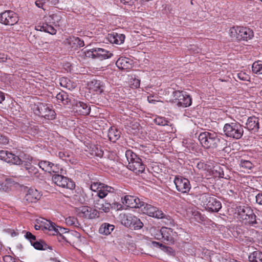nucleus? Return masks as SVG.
Listing matches in <instances>:
<instances>
[{
	"label": "nucleus",
	"instance_id": "6",
	"mask_svg": "<svg viewBox=\"0 0 262 262\" xmlns=\"http://www.w3.org/2000/svg\"><path fill=\"white\" fill-rule=\"evenodd\" d=\"M238 217L245 221V224L255 226L257 224L256 216L253 210L247 206H239L237 208Z\"/></svg>",
	"mask_w": 262,
	"mask_h": 262
},
{
	"label": "nucleus",
	"instance_id": "39",
	"mask_svg": "<svg viewBox=\"0 0 262 262\" xmlns=\"http://www.w3.org/2000/svg\"><path fill=\"white\" fill-rule=\"evenodd\" d=\"M61 19L60 13H55L49 16V22L53 24L58 23Z\"/></svg>",
	"mask_w": 262,
	"mask_h": 262
},
{
	"label": "nucleus",
	"instance_id": "60",
	"mask_svg": "<svg viewBox=\"0 0 262 262\" xmlns=\"http://www.w3.org/2000/svg\"><path fill=\"white\" fill-rule=\"evenodd\" d=\"M35 5L39 7V8H42L43 4L46 3V2H42L41 1H36L35 2Z\"/></svg>",
	"mask_w": 262,
	"mask_h": 262
},
{
	"label": "nucleus",
	"instance_id": "62",
	"mask_svg": "<svg viewBox=\"0 0 262 262\" xmlns=\"http://www.w3.org/2000/svg\"><path fill=\"white\" fill-rule=\"evenodd\" d=\"M5 98L4 94L0 91V103L5 100Z\"/></svg>",
	"mask_w": 262,
	"mask_h": 262
},
{
	"label": "nucleus",
	"instance_id": "51",
	"mask_svg": "<svg viewBox=\"0 0 262 262\" xmlns=\"http://www.w3.org/2000/svg\"><path fill=\"white\" fill-rule=\"evenodd\" d=\"M154 230L156 232V234H155V238L157 239H162V232H161V229L160 230H159V229L156 230L155 229Z\"/></svg>",
	"mask_w": 262,
	"mask_h": 262
},
{
	"label": "nucleus",
	"instance_id": "37",
	"mask_svg": "<svg viewBox=\"0 0 262 262\" xmlns=\"http://www.w3.org/2000/svg\"><path fill=\"white\" fill-rule=\"evenodd\" d=\"M60 85L64 88H66L69 90L72 88V85L71 81L66 77H62L59 79Z\"/></svg>",
	"mask_w": 262,
	"mask_h": 262
},
{
	"label": "nucleus",
	"instance_id": "1",
	"mask_svg": "<svg viewBox=\"0 0 262 262\" xmlns=\"http://www.w3.org/2000/svg\"><path fill=\"white\" fill-rule=\"evenodd\" d=\"M198 139L202 146L206 149L226 150L227 141L215 132H204L200 134Z\"/></svg>",
	"mask_w": 262,
	"mask_h": 262
},
{
	"label": "nucleus",
	"instance_id": "45",
	"mask_svg": "<svg viewBox=\"0 0 262 262\" xmlns=\"http://www.w3.org/2000/svg\"><path fill=\"white\" fill-rule=\"evenodd\" d=\"M25 237L30 241V242L32 243L33 241L36 239V237L35 235H33L31 232H27L25 235Z\"/></svg>",
	"mask_w": 262,
	"mask_h": 262
},
{
	"label": "nucleus",
	"instance_id": "30",
	"mask_svg": "<svg viewBox=\"0 0 262 262\" xmlns=\"http://www.w3.org/2000/svg\"><path fill=\"white\" fill-rule=\"evenodd\" d=\"M6 158H7V159H6L5 161L7 163H11L16 165H20L21 162V160L19 157L9 152L8 151H7V156Z\"/></svg>",
	"mask_w": 262,
	"mask_h": 262
},
{
	"label": "nucleus",
	"instance_id": "56",
	"mask_svg": "<svg viewBox=\"0 0 262 262\" xmlns=\"http://www.w3.org/2000/svg\"><path fill=\"white\" fill-rule=\"evenodd\" d=\"M3 260L5 262H13L14 259L10 255H5L3 257Z\"/></svg>",
	"mask_w": 262,
	"mask_h": 262
},
{
	"label": "nucleus",
	"instance_id": "32",
	"mask_svg": "<svg viewBox=\"0 0 262 262\" xmlns=\"http://www.w3.org/2000/svg\"><path fill=\"white\" fill-rule=\"evenodd\" d=\"M250 262H262V252L259 251H255L250 253L248 256Z\"/></svg>",
	"mask_w": 262,
	"mask_h": 262
},
{
	"label": "nucleus",
	"instance_id": "48",
	"mask_svg": "<svg viewBox=\"0 0 262 262\" xmlns=\"http://www.w3.org/2000/svg\"><path fill=\"white\" fill-rule=\"evenodd\" d=\"M47 223H51V221L46 220L45 219H42L40 221V224L42 227V229H47L48 226L49 225Z\"/></svg>",
	"mask_w": 262,
	"mask_h": 262
},
{
	"label": "nucleus",
	"instance_id": "12",
	"mask_svg": "<svg viewBox=\"0 0 262 262\" xmlns=\"http://www.w3.org/2000/svg\"><path fill=\"white\" fill-rule=\"evenodd\" d=\"M174 183L177 190L182 193H188L191 188L189 181L182 177H176L174 180Z\"/></svg>",
	"mask_w": 262,
	"mask_h": 262
},
{
	"label": "nucleus",
	"instance_id": "34",
	"mask_svg": "<svg viewBox=\"0 0 262 262\" xmlns=\"http://www.w3.org/2000/svg\"><path fill=\"white\" fill-rule=\"evenodd\" d=\"M91 210V207L88 206H82L78 208L77 213L80 217L89 219V210Z\"/></svg>",
	"mask_w": 262,
	"mask_h": 262
},
{
	"label": "nucleus",
	"instance_id": "41",
	"mask_svg": "<svg viewBox=\"0 0 262 262\" xmlns=\"http://www.w3.org/2000/svg\"><path fill=\"white\" fill-rule=\"evenodd\" d=\"M103 184V183L100 182H94L91 184V189L93 191L97 192Z\"/></svg>",
	"mask_w": 262,
	"mask_h": 262
},
{
	"label": "nucleus",
	"instance_id": "16",
	"mask_svg": "<svg viewBox=\"0 0 262 262\" xmlns=\"http://www.w3.org/2000/svg\"><path fill=\"white\" fill-rule=\"evenodd\" d=\"M73 110L79 115H87L90 113L91 107L86 103L79 101L74 105Z\"/></svg>",
	"mask_w": 262,
	"mask_h": 262
},
{
	"label": "nucleus",
	"instance_id": "3",
	"mask_svg": "<svg viewBox=\"0 0 262 262\" xmlns=\"http://www.w3.org/2000/svg\"><path fill=\"white\" fill-rule=\"evenodd\" d=\"M230 35L232 40L247 41L253 38L254 33L249 28L243 27H233L230 29Z\"/></svg>",
	"mask_w": 262,
	"mask_h": 262
},
{
	"label": "nucleus",
	"instance_id": "28",
	"mask_svg": "<svg viewBox=\"0 0 262 262\" xmlns=\"http://www.w3.org/2000/svg\"><path fill=\"white\" fill-rule=\"evenodd\" d=\"M114 192V188L103 184L97 192V195L99 198V199H103L107 195L108 192Z\"/></svg>",
	"mask_w": 262,
	"mask_h": 262
},
{
	"label": "nucleus",
	"instance_id": "4",
	"mask_svg": "<svg viewBox=\"0 0 262 262\" xmlns=\"http://www.w3.org/2000/svg\"><path fill=\"white\" fill-rule=\"evenodd\" d=\"M200 200L201 201L206 209L209 212H217L222 208V204L220 201L208 193L201 195Z\"/></svg>",
	"mask_w": 262,
	"mask_h": 262
},
{
	"label": "nucleus",
	"instance_id": "55",
	"mask_svg": "<svg viewBox=\"0 0 262 262\" xmlns=\"http://www.w3.org/2000/svg\"><path fill=\"white\" fill-rule=\"evenodd\" d=\"M7 154V150H0V159L2 160L5 161L7 159L6 156Z\"/></svg>",
	"mask_w": 262,
	"mask_h": 262
},
{
	"label": "nucleus",
	"instance_id": "15",
	"mask_svg": "<svg viewBox=\"0 0 262 262\" xmlns=\"http://www.w3.org/2000/svg\"><path fill=\"white\" fill-rule=\"evenodd\" d=\"M143 201L138 198L132 195H125L122 201L123 204L130 208H140Z\"/></svg>",
	"mask_w": 262,
	"mask_h": 262
},
{
	"label": "nucleus",
	"instance_id": "42",
	"mask_svg": "<svg viewBox=\"0 0 262 262\" xmlns=\"http://www.w3.org/2000/svg\"><path fill=\"white\" fill-rule=\"evenodd\" d=\"M155 122L157 124L162 126L168 125V123H169L167 120L162 118H156L155 119Z\"/></svg>",
	"mask_w": 262,
	"mask_h": 262
},
{
	"label": "nucleus",
	"instance_id": "38",
	"mask_svg": "<svg viewBox=\"0 0 262 262\" xmlns=\"http://www.w3.org/2000/svg\"><path fill=\"white\" fill-rule=\"evenodd\" d=\"M252 69L253 73L258 74H262V63L259 61L254 62Z\"/></svg>",
	"mask_w": 262,
	"mask_h": 262
},
{
	"label": "nucleus",
	"instance_id": "19",
	"mask_svg": "<svg viewBox=\"0 0 262 262\" xmlns=\"http://www.w3.org/2000/svg\"><path fill=\"white\" fill-rule=\"evenodd\" d=\"M245 127L253 133L257 132L259 128L258 118L255 116L249 117Z\"/></svg>",
	"mask_w": 262,
	"mask_h": 262
},
{
	"label": "nucleus",
	"instance_id": "22",
	"mask_svg": "<svg viewBox=\"0 0 262 262\" xmlns=\"http://www.w3.org/2000/svg\"><path fill=\"white\" fill-rule=\"evenodd\" d=\"M117 67L120 69L127 70L132 68V60L126 57H120L116 61Z\"/></svg>",
	"mask_w": 262,
	"mask_h": 262
},
{
	"label": "nucleus",
	"instance_id": "27",
	"mask_svg": "<svg viewBox=\"0 0 262 262\" xmlns=\"http://www.w3.org/2000/svg\"><path fill=\"white\" fill-rule=\"evenodd\" d=\"M35 29L37 31H43L52 35L56 33V30L53 26L47 23L39 24L35 27Z\"/></svg>",
	"mask_w": 262,
	"mask_h": 262
},
{
	"label": "nucleus",
	"instance_id": "7",
	"mask_svg": "<svg viewBox=\"0 0 262 262\" xmlns=\"http://www.w3.org/2000/svg\"><path fill=\"white\" fill-rule=\"evenodd\" d=\"M35 115L48 120H53L55 118V111L50 107L48 104L39 103L33 108Z\"/></svg>",
	"mask_w": 262,
	"mask_h": 262
},
{
	"label": "nucleus",
	"instance_id": "29",
	"mask_svg": "<svg viewBox=\"0 0 262 262\" xmlns=\"http://www.w3.org/2000/svg\"><path fill=\"white\" fill-rule=\"evenodd\" d=\"M96 58L101 60L110 58L113 54L102 48H95Z\"/></svg>",
	"mask_w": 262,
	"mask_h": 262
},
{
	"label": "nucleus",
	"instance_id": "18",
	"mask_svg": "<svg viewBox=\"0 0 262 262\" xmlns=\"http://www.w3.org/2000/svg\"><path fill=\"white\" fill-rule=\"evenodd\" d=\"M20 164L23 165V166L28 171L31 177L36 178H40V174L39 173L37 168L31 163L21 161Z\"/></svg>",
	"mask_w": 262,
	"mask_h": 262
},
{
	"label": "nucleus",
	"instance_id": "21",
	"mask_svg": "<svg viewBox=\"0 0 262 262\" xmlns=\"http://www.w3.org/2000/svg\"><path fill=\"white\" fill-rule=\"evenodd\" d=\"M38 166L43 170L50 173L58 172L56 166L49 161H41L39 162Z\"/></svg>",
	"mask_w": 262,
	"mask_h": 262
},
{
	"label": "nucleus",
	"instance_id": "8",
	"mask_svg": "<svg viewBox=\"0 0 262 262\" xmlns=\"http://www.w3.org/2000/svg\"><path fill=\"white\" fill-rule=\"evenodd\" d=\"M143 213L157 219H167V216L157 207L143 202L140 208Z\"/></svg>",
	"mask_w": 262,
	"mask_h": 262
},
{
	"label": "nucleus",
	"instance_id": "49",
	"mask_svg": "<svg viewBox=\"0 0 262 262\" xmlns=\"http://www.w3.org/2000/svg\"><path fill=\"white\" fill-rule=\"evenodd\" d=\"M8 139L0 134V144L5 145L8 143Z\"/></svg>",
	"mask_w": 262,
	"mask_h": 262
},
{
	"label": "nucleus",
	"instance_id": "2",
	"mask_svg": "<svg viewBox=\"0 0 262 262\" xmlns=\"http://www.w3.org/2000/svg\"><path fill=\"white\" fill-rule=\"evenodd\" d=\"M125 156L128 161V168L135 173L139 174L144 172L145 165L142 160L130 150H126Z\"/></svg>",
	"mask_w": 262,
	"mask_h": 262
},
{
	"label": "nucleus",
	"instance_id": "17",
	"mask_svg": "<svg viewBox=\"0 0 262 262\" xmlns=\"http://www.w3.org/2000/svg\"><path fill=\"white\" fill-rule=\"evenodd\" d=\"M161 232L162 234V239L166 244H171L174 242V234L172 229L167 227L161 228Z\"/></svg>",
	"mask_w": 262,
	"mask_h": 262
},
{
	"label": "nucleus",
	"instance_id": "58",
	"mask_svg": "<svg viewBox=\"0 0 262 262\" xmlns=\"http://www.w3.org/2000/svg\"><path fill=\"white\" fill-rule=\"evenodd\" d=\"M44 1H47L49 5H55L59 2V0H44Z\"/></svg>",
	"mask_w": 262,
	"mask_h": 262
},
{
	"label": "nucleus",
	"instance_id": "9",
	"mask_svg": "<svg viewBox=\"0 0 262 262\" xmlns=\"http://www.w3.org/2000/svg\"><path fill=\"white\" fill-rule=\"evenodd\" d=\"M172 95L178 106L186 107L191 105V98L189 95L184 94L182 91H175L173 92Z\"/></svg>",
	"mask_w": 262,
	"mask_h": 262
},
{
	"label": "nucleus",
	"instance_id": "26",
	"mask_svg": "<svg viewBox=\"0 0 262 262\" xmlns=\"http://www.w3.org/2000/svg\"><path fill=\"white\" fill-rule=\"evenodd\" d=\"M121 135V132L115 126L110 127L108 130V137L110 140L113 142H115L118 140Z\"/></svg>",
	"mask_w": 262,
	"mask_h": 262
},
{
	"label": "nucleus",
	"instance_id": "24",
	"mask_svg": "<svg viewBox=\"0 0 262 262\" xmlns=\"http://www.w3.org/2000/svg\"><path fill=\"white\" fill-rule=\"evenodd\" d=\"M94 206L95 208L99 209L104 212H108L111 207V205L109 203H103V201L100 199L95 200L94 202Z\"/></svg>",
	"mask_w": 262,
	"mask_h": 262
},
{
	"label": "nucleus",
	"instance_id": "54",
	"mask_svg": "<svg viewBox=\"0 0 262 262\" xmlns=\"http://www.w3.org/2000/svg\"><path fill=\"white\" fill-rule=\"evenodd\" d=\"M8 59H10V58H8L7 55L4 53H0V62H5Z\"/></svg>",
	"mask_w": 262,
	"mask_h": 262
},
{
	"label": "nucleus",
	"instance_id": "14",
	"mask_svg": "<svg viewBox=\"0 0 262 262\" xmlns=\"http://www.w3.org/2000/svg\"><path fill=\"white\" fill-rule=\"evenodd\" d=\"M41 197L40 192L33 188L28 189L24 200L28 203H36Z\"/></svg>",
	"mask_w": 262,
	"mask_h": 262
},
{
	"label": "nucleus",
	"instance_id": "5",
	"mask_svg": "<svg viewBox=\"0 0 262 262\" xmlns=\"http://www.w3.org/2000/svg\"><path fill=\"white\" fill-rule=\"evenodd\" d=\"M223 131L227 137L239 139L244 133L243 126L236 122L226 123L224 125Z\"/></svg>",
	"mask_w": 262,
	"mask_h": 262
},
{
	"label": "nucleus",
	"instance_id": "31",
	"mask_svg": "<svg viewBox=\"0 0 262 262\" xmlns=\"http://www.w3.org/2000/svg\"><path fill=\"white\" fill-rule=\"evenodd\" d=\"M114 229V226L108 223H103L100 226L99 231L100 234L104 235L110 234Z\"/></svg>",
	"mask_w": 262,
	"mask_h": 262
},
{
	"label": "nucleus",
	"instance_id": "10",
	"mask_svg": "<svg viewBox=\"0 0 262 262\" xmlns=\"http://www.w3.org/2000/svg\"><path fill=\"white\" fill-rule=\"evenodd\" d=\"M53 182L57 186L66 188L69 189H73L75 188L74 182L67 177L60 174H54L52 176Z\"/></svg>",
	"mask_w": 262,
	"mask_h": 262
},
{
	"label": "nucleus",
	"instance_id": "11",
	"mask_svg": "<svg viewBox=\"0 0 262 262\" xmlns=\"http://www.w3.org/2000/svg\"><path fill=\"white\" fill-rule=\"evenodd\" d=\"M17 14L11 10L0 14V22L5 25H14L18 21Z\"/></svg>",
	"mask_w": 262,
	"mask_h": 262
},
{
	"label": "nucleus",
	"instance_id": "57",
	"mask_svg": "<svg viewBox=\"0 0 262 262\" xmlns=\"http://www.w3.org/2000/svg\"><path fill=\"white\" fill-rule=\"evenodd\" d=\"M206 165L202 162H200L198 163L196 167L199 169H205L206 168Z\"/></svg>",
	"mask_w": 262,
	"mask_h": 262
},
{
	"label": "nucleus",
	"instance_id": "33",
	"mask_svg": "<svg viewBox=\"0 0 262 262\" xmlns=\"http://www.w3.org/2000/svg\"><path fill=\"white\" fill-rule=\"evenodd\" d=\"M56 98L59 102H61L64 105L68 104L70 102V100L68 98V95L64 92L59 93L56 95Z\"/></svg>",
	"mask_w": 262,
	"mask_h": 262
},
{
	"label": "nucleus",
	"instance_id": "46",
	"mask_svg": "<svg viewBox=\"0 0 262 262\" xmlns=\"http://www.w3.org/2000/svg\"><path fill=\"white\" fill-rule=\"evenodd\" d=\"M97 211L96 209L91 208V210H89V215H90L89 219H93L97 216Z\"/></svg>",
	"mask_w": 262,
	"mask_h": 262
},
{
	"label": "nucleus",
	"instance_id": "47",
	"mask_svg": "<svg viewBox=\"0 0 262 262\" xmlns=\"http://www.w3.org/2000/svg\"><path fill=\"white\" fill-rule=\"evenodd\" d=\"M10 190V188L7 185L6 183H3L0 182V190L7 192Z\"/></svg>",
	"mask_w": 262,
	"mask_h": 262
},
{
	"label": "nucleus",
	"instance_id": "36",
	"mask_svg": "<svg viewBox=\"0 0 262 262\" xmlns=\"http://www.w3.org/2000/svg\"><path fill=\"white\" fill-rule=\"evenodd\" d=\"M66 223L69 226L78 227L80 224L78 221L77 218L74 216H69L66 219Z\"/></svg>",
	"mask_w": 262,
	"mask_h": 262
},
{
	"label": "nucleus",
	"instance_id": "43",
	"mask_svg": "<svg viewBox=\"0 0 262 262\" xmlns=\"http://www.w3.org/2000/svg\"><path fill=\"white\" fill-rule=\"evenodd\" d=\"M96 54V50L95 49H93L91 50L88 51L85 53V56L88 57H91L94 59L96 58V56H95Z\"/></svg>",
	"mask_w": 262,
	"mask_h": 262
},
{
	"label": "nucleus",
	"instance_id": "44",
	"mask_svg": "<svg viewBox=\"0 0 262 262\" xmlns=\"http://www.w3.org/2000/svg\"><path fill=\"white\" fill-rule=\"evenodd\" d=\"M42 243L43 241H36L32 243L31 245L34 247L35 249L40 250L41 249H43L42 248Z\"/></svg>",
	"mask_w": 262,
	"mask_h": 262
},
{
	"label": "nucleus",
	"instance_id": "25",
	"mask_svg": "<svg viewBox=\"0 0 262 262\" xmlns=\"http://www.w3.org/2000/svg\"><path fill=\"white\" fill-rule=\"evenodd\" d=\"M80 234L76 231L68 232L66 236H62L63 239L69 243L74 244L80 241Z\"/></svg>",
	"mask_w": 262,
	"mask_h": 262
},
{
	"label": "nucleus",
	"instance_id": "63",
	"mask_svg": "<svg viewBox=\"0 0 262 262\" xmlns=\"http://www.w3.org/2000/svg\"><path fill=\"white\" fill-rule=\"evenodd\" d=\"M97 150H98V151L96 152V155L99 157H102L103 151L101 150H98V149H97Z\"/></svg>",
	"mask_w": 262,
	"mask_h": 262
},
{
	"label": "nucleus",
	"instance_id": "59",
	"mask_svg": "<svg viewBox=\"0 0 262 262\" xmlns=\"http://www.w3.org/2000/svg\"><path fill=\"white\" fill-rule=\"evenodd\" d=\"M134 82L133 83V85L136 88H139L140 86V80L138 79H135L133 80Z\"/></svg>",
	"mask_w": 262,
	"mask_h": 262
},
{
	"label": "nucleus",
	"instance_id": "64",
	"mask_svg": "<svg viewBox=\"0 0 262 262\" xmlns=\"http://www.w3.org/2000/svg\"><path fill=\"white\" fill-rule=\"evenodd\" d=\"M152 244L154 247H161L162 244L157 242H152Z\"/></svg>",
	"mask_w": 262,
	"mask_h": 262
},
{
	"label": "nucleus",
	"instance_id": "50",
	"mask_svg": "<svg viewBox=\"0 0 262 262\" xmlns=\"http://www.w3.org/2000/svg\"><path fill=\"white\" fill-rule=\"evenodd\" d=\"M255 200L257 204L262 205V192H259L255 196Z\"/></svg>",
	"mask_w": 262,
	"mask_h": 262
},
{
	"label": "nucleus",
	"instance_id": "61",
	"mask_svg": "<svg viewBox=\"0 0 262 262\" xmlns=\"http://www.w3.org/2000/svg\"><path fill=\"white\" fill-rule=\"evenodd\" d=\"M42 248H43V249H41L42 250H45L47 249H52L51 247L48 246L47 244H46L44 242H43L42 243Z\"/></svg>",
	"mask_w": 262,
	"mask_h": 262
},
{
	"label": "nucleus",
	"instance_id": "40",
	"mask_svg": "<svg viewBox=\"0 0 262 262\" xmlns=\"http://www.w3.org/2000/svg\"><path fill=\"white\" fill-rule=\"evenodd\" d=\"M240 165L246 169H251L254 166V165L249 160H245L243 159L241 160Z\"/></svg>",
	"mask_w": 262,
	"mask_h": 262
},
{
	"label": "nucleus",
	"instance_id": "35",
	"mask_svg": "<svg viewBox=\"0 0 262 262\" xmlns=\"http://www.w3.org/2000/svg\"><path fill=\"white\" fill-rule=\"evenodd\" d=\"M47 224H48V225H49L48 226L47 230H48L50 231H53V232L52 233L53 235H55L56 234H57L58 233H59L60 236H61V234L60 233V231H59V229L58 228H59V227L57 226L55 223H53L51 222V223H47ZM59 228L60 230H61L62 229L60 227H59Z\"/></svg>",
	"mask_w": 262,
	"mask_h": 262
},
{
	"label": "nucleus",
	"instance_id": "23",
	"mask_svg": "<svg viewBox=\"0 0 262 262\" xmlns=\"http://www.w3.org/2000/svg\"><path fill=\"white\" fill-rule=\"evenodd\" d=\"M107 39L112 43L120 45L124 42L125 35L122 34L113 32L108 34Z\"/></svg>",
	"mask_w": 262,
	"mask_h": 262
},
{
	"label": "nucleus",
	"instance_id": "52",
	"mask_svg": "<svg viewBox=\"0 0 262 262\" xmlns=\"http://www.w3.org/2000/svg\"><path fill=\"white\" fill-rule=\"evenodd\" d=\"M120 1L123 4H125V5H127L129 6L133 5L136 2V0H120Z\"/></svg>",
	"mask_w": 262,
	"mask_h": 262
},
{
	"label": "nucleus",
	"instance_id": "13",
	"mask_svg": "<svg viewBox=\"0 0 262 262\" xmlns=\"http://www.w3.org/2000/svg\"><path fill=\"white\" fill-rule=\"evenodd\" d=\"M124 225L130 229L138 230L142 228L143 224L136 216L130 215L127 216L124 222Z\"/></svg>",
	"mask_w": 262,
	"mask_h": 262
},
{
	"label": "nucleus",
	"instance_id": "53",
	"mask_svg": "<svg viewBox=\"0 0 262 262\" xmlns=\"http://www.w3.org/2000/svg\"><path fill=\"white\" fill-rule=\"evenodd\" d=\"M218 169H216L215 171L219 173V177L220 178H224L225 174L223 170V168L221 166H219Z\"/></svg>",
	"mask_w": 262,
	"mask_h": 262
},
{
	"label": "nucleus",
	"instance_id": "20",
	"mask_svg": "<svg viewBox=\"0 0 262 262\" xmlns=\"http://www.w3.org/2000/svg\"><path fill=\"white\" fill-rule=\"evenodd\" d=\"M88 85L90 90L97 93L100 94L103 91V83L100 80L93 79L88 82Z\"/></svg>",
	"mask_w": 262,
	"mask_h": 262
}]
</instances>
